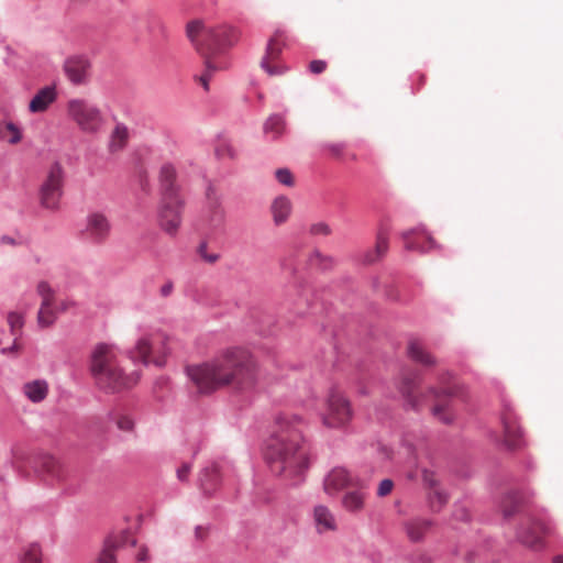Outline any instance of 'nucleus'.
Listing matches in <instances>:
<instances>
[{"label":"nucleus","mask_w":563,"mask_h":563,"mask_svg":"<svg viewBox=\"0 0 563 563\" xmlns=\"http://www.w3.org/2000/svg\"><path fill=\"white\" fill-rule=\"evenodd\" d=\"M108 418L121 431L131 432L134 428V420L121 410L110 411Z\"/></svg>","instance_id":"2f4dec72"},{"label":"nucleus","mask_w":563,"mask_h":563,"mask_svg":"<svg viewBox=\"0 0 563 563\" xmlns=\"http://www.w3.org/2000/svg\"><path fill=\"white\" fill-rule=\"evenodd\" d=\"M460 518H461V519H466V518H467V512H466V510H463V511H462V515H461V517H460Z\"/></svg>","instance_id":"4d7b16f0"},{"label":"nucleus","mask_w":563,"mask_h":563,"mask_svg":"<svg viewBox=\"0 0 563 563\" xmlns=\"http://www.w3.org/2000/svg\"><path fill=\"white\" fill-rule=\"evenodd\" d=\"M57 319V311L53 306L44 307L41 305L37 311V324L40 328H48L55 323Z\"/></svg>","instance_id":"f704fd0d"},{"label":"nucleus","mask_w":563,"mask_h":563,"mask_svg":"<svg viewBox=\"0 0 563 563\" xmlns=\"http://www.w3.org/2000/svg\"><path fill=\"white\" fill-rule=\"evenodd\" d=\"M377 494L380 497L387 496V477L380 481Z\"/></svg>","instance_id":"3c124183"},{"label":"nucleus","mask_w":563,"mask_h":563,"mask_svg":"<svg viewBox=\"0 0 563 563\" xmlns=\"http://www.w3.org/2000/svg\"><path fill=\"white\" fill-rule=\"evenodd\" d=\"M551 533V528L544 521L529 516L521 523L517 538L523 545L539 550L544 547V540Z\"/></svg>","instance_id":"9b49d317"},{"label":"nucleus","mask_w":563,"mask_h":563,"mask_svg":"<svg viewBox=\"0 0 563 563\" xmlns=\"http://www.w3.org/2000/svg\"><path fill=\"white\" fill-rule=\"evenodd\" d=\"M173 289H174V284L172 280H167L162 287H161V295L163 297H168L172 292H173Z\"/></svg>","instance_id":"8fccbe9b"},{"label":"nucleus","mask_w":563,"mask_h":563,"mask_svg":"<svg viewBox=\"0 0 563 563\" xmlns=\"http://www.w3.org/2000/svg\"><path fill=\"white\" fill-rule=\"evenodd\" d=\"M23 391L32 402H40L47 396L48 385L44 379H35L33 382L25 383Z\"/></svg>","instance_id":"cd10ccee"},{"label":"nucleus","mask_w":563,"mask_h":563,"mask_svg":"<svg viewBox=\"0 0 563 563\" xmlns=\"http://www.w3.org/2000/svg\"><path fill=\"white\" fill-rule=\"evenodd\" d=\"M343 507L349 511H358L364 505V495L360 490H352L344 495L342 499Z\"/></svg>","instance_id":"473e14b6"},{"label":"nucleus","mask_w":563,"mask_h":563,"mask_svg":"<svg viewBox=\"0 0 563 563\" xmlns=\"http://www.w3.org/2000/svg\"><path fill=\"white\" fill-rule=\"evenodd\" d=\"M408 356L416 363H419L426 367H432L438 364V361L433 354L424 349L418 340H410L407 346Z\"/></svg>","instance_id":"4be33fe9"},{"label":"nucleus","mask_w":563,"mask_h":563,"mask_svg":"<svg viewBox=\"0 0 563 563\" xmlns=\"http://www.w3.org/2000/svg\"><path fill=\"white\" fill-rule=\"evenodd\" d=\"M210 221L212 223L219 224L224 221L225 211L222 208L221 201L218 198L210 201Z\"/></svg>","instance_id":"a19ab883"},{"label":"nucleus","mask_w":563,"mask_h":563,"mask_svg":"<svg viewBox=\"0 0 563 563\" xmlns=\"http://www.w3.org/2000/svg\"><path fill=\"white\" fill-rule=\"evenodd\" d=\"M388 487H389V492H390L391 487H393V483L390 481H389Z\"/></svg>","instance_id":"13d9d810"},{"label":"nucleus","mask_w":563,"mask_h":563,"mask_svg":"<svg viewBox=\"0 0 563 563\" xmlns=\"http://www.w3.org/2000/svg\"><path fill=\"white\" fill-rule=\"evenodd\" d=\"M346 144L344 142L338 143H327L323 145V148L329 150L333 155L340 156L345 148Z\"/></svg>","instance_id":"49530a36"},{"label":"nucleus","mask_w":563,"mask_h":563,"mask_svg":"<svg viewBox=\"0 0 563 563\" xmlns=\"http://www.w3.org/2000/svg\"><path fill=\"white\" fill-rule=\"evenodd\" d=\"M110 231L111 224L108 218L101 212H91L86 218L81 235L86 241L99 244L108 239Z\"/></svg>","instance_id":"f8f14e48"},{"label":"nucleus","mask_w":563,"mask_h":563,"mask_svg":"<svg viewBox=\"0 0 563 563\" xmlns=\"http://www.w3.org/2000/svg\"><path fill=\"white\" fill-rule=\"evenodd\" d=\"M129 139V129L124 123H117L114 126L111 135H110V142H109V150L110 152H117L122 150L128 142Z\"/></svg>","instance_id":"c85d7f7f"},{"label":"nucleus","mask_w":563,"mask_h":563,"mask_svg":"<svg viewBox=\"0 0 563 563\" xmlns=\"http://www.w3.org/2000/svg\"><path fill=\"white\" fill-rule=\"evenodd\" d=\"M501 423L504 428V443L509 450L519 449L523 443L522 431L518 424L515 413L506 409L501 413Z\"/></svg>","instance_id":"2eb2a0df"},{"label":"nucleus","mask_w":563,"mask_h":563,"mask_svg":"<svg viewBox=\"0 0 563 563\" xmlns=\"http://www.w3.org/2000/svg\"><path fill=\"white\" fill-rule=\"evenodd\" d=\"M14 349H15V344H13V345H12V346H10V347H4V349H2V353H3V354H5L7 352H9V351H13Z\"/></svg>","instance_id":"5fc2aeb1"},{"label":"nucleus","mask_w":563,"mask_h":563,"mask_svg":"<svg viewBox=\"0 0 563 563\" xmlns=\"http://www.w3.org/2000/svg\"><path fill=\"white\" fill-rule=\"evenodd\" d=\"M187 36L205 57L206 69L199 76V81L208 91L211 75L217 70L210 57L231 47L238 41V32L228 24H206L196 20L187 24Z\"/></svg>","instance_id":"7ed1b4c3"},{"label":"nucleus","mask_w":563,"mask_h":563,"mask_svg":"<svg viewBox=\"0 0 563 563\" xmlns=\"http://www.w3.org/2000/svg\"><path fill=\"white\" fill-rule=\"evenodd\" d=\"M271 210L275 224L279 225L288 219L291 212V202L286 196H278L273 201Z\"/></svg>","instance_id":"bb28decb"},{"label":"nucleus","mask_w":563,"mask_h":563,"mask_svg":"<svg viewBox=\"0 0 563 563\" xmlns=\"http://www.w3.org/2000/svg\"><path fill=\"white\" fill-rule=\"evenodd\" d=\"M283 32L277 30L273 37L267 41L265 55L263 57H267V59H276L282 55L284 43L282 42Z\"/></svg>","instance_id":"7c9ffc66"},{"label":"nucleus","mask_w":563,"mask_h":563,"mask_svg":"<svg viewBox=\"0 0 563 563\" xmlns=\"http://www.w3.org/2000/svg\"><path fill=\"white\" fill-rule=\"evenodd\" d=\"M553 563H563V556L555 558Z\"/></svg>","instance_id":"6e6d98bb"},{"label":"nucleus","mask_w":563,"mask_h":563,"mask_svg":"<svg viewBox=\"0 0 563 563\" xmlns=\"http://www.w3.org/2000/svg\"><path fill=\"white\" fill-rule=\"evenodd\" d=\"M23 139L22 126L12 120H0V141L9 145H16Z\"/></svg>","instance_id":"b1692460"},{"label":"nucleus","mask_w":563,"mask_h":563,"mask_svg":"<svg viewBox=\"0 0 563 563\" xmlns=\"http://www.w3.org/2000/svg\"><path fill=\"white\" fill-rule=\"evenodd\" d=\"M166 346L162 336L150 335L141 338L130 351V358L134 363H142L145 366L154 364L157 367L165 365Z\"/></svg>","instance_id":"0eeeda50"},{"label":"nucleus","mask_w":563,"mask_h":563,"mask_svg":"<svg viewBox=\"0 0 563 563\" xmlns=\"http://www.w3.org/2000/svg\"><path fill=\"white\" fill-rule=\"evenodd\" d=\"M296 421H300L301 419L298 416L294 417Z\"/></svg>","instance_id":"052dcab7"},{"label":"nucleus","mask_w":563,"mask_h":563,"mask_svg":"<svg viewBox=\"0 0 563 563\" xmlns=\"http://www.w3.org/2000/svg\"><path fill=\"white\" fill-rule=\"evenodd\" d=\"M199 530H200V527H199V526H198V527H196V534H198V533H199Z\"/></svg>","instance_id":"bf43d9fd"},{"label":"nucleus","mask_w":563,"mask_h":563,"mask_svg":"<svg viewBox=\"0 0 563 563\" xmlns=\"http://www.w3.org/2000/svg\"><path fill=\"white\" fill-rule=\"evenodd\" d=\"M208 244L207 242H201L199 243L198 245V254L200 255V257L206 261L207 263H216L219 258H220V255L218 253H208Z\"/></svg>","instance_id":"c03bdc74"},{"label":"nucleus","mask_w":563,"mask_h":563,"mask_svg":"<svg viewBox=\"0 0 563 563\" xmlns=\"http://www.w3.org/2000/svg\"><path fill=\"white\" fill-rule=\"evenodd\" d=\"M328 411L322 415V422L328 428H339L347 423L352 417V410L347 399L333 386L329 390Z\"/></svg>","instance_id":"9d476101"},{"label":"nucleus","mask_w":563,"mask_h":563,"mask_svg":"<svg viewBox=\"0 0 563 563\" xmlns=\"http://www.w3.org/2000/svg\"><path fill=\"white\" fill-rule=\"evenodd\" d=\"M0 243L1 244H10V245H14L15 244V240L9 235H2L0 238Z\"/></svg>","instance_id":"864d4df0"},{"label":"nucleus","mask_w":563,"mask_h":563,"mask_svg":"<svg viewBox=\"0 0 563 563\" xmlns=\"http://www.w3.org/2000/svg\"><path fill=\"white\" fill-rule=\"evenodd\" d=\"M325 68H327V63H325V60H322V59H314V60L310 62V64H309V70L312 74H321L325 70Z\"/></svg>","instance_id":"de8ad7c7"},{"label":"nucleus","mask_w":563,"mask_h":563,"mask_svg":"<svg viewBox=\"0 0 563 563\" xmlns=\"http://www.w3.org/2000/svg\"><path fill=\"white\" fill-rule=\"evenodd\" d=\"M275 177L277 181L284 186L292 187L295 184L292 173L289 168L284 167L276 169Z\"/></svg>","instance_id":"37998d69"},{"label":"nucleus","mask_w":563,"mask_h":563,"mask_svg":"<svg viewBox=\"0 0 563 563\" xmlns=\"http://www.w3.org/2000/svg\"><path fill=\"white\" fill-rule=\"evenodd\" d=\"M267 57H262L261 59V67L262 69L267 73L269 76H277L283 75L286 71V68L280 66H273L269 64Z\"/></svg>","instance_id":"a18cd8bd"},{"label":"nucleus","mask_w":563,"mask_h":563,"mask_svg":"<svg viewBox=\"0 0 563 563\" xmlns=\"http://www.w3.org/2000/svg\"><path fill=\"white\" fill-rule=\"evenodd\" d=\"M354 477L344 467H334L325 476L323 481L324 490L329 495H333L340 489L352 485Z\"/></svg>","instance_id":"6ab92c4d"},{"label":"nucleus","mask_w":563,"mask_h":563,"mask_svg":"<svg viewBox=\"0 0 563 563\" xmlns=\"http://www.w3.org/2000/svg\"><path fill=\"white\" fill-rule=\"evenodd\" d=\"M159 203L157 210L161 229L170 236L176 235L186 206L183 188L173 164L166 163L159 170Z\"/></svg>","instance_id":"20e7f679"},{"label":"nucleus","mask_w":563,"mask_h":563,"mask_svg":"<svg viewBox=\"0 0 563 563\" xmlns=\"http://www.w3.org/2000/svg\"><path fill=\"white\" fill-rule=\"evenodd\" d=\"M216 155L222 159H235L238 157V151L230 142L223 141L217 146Z\"/></svg>","instance_id":"ea45409f"},{"label":"nucleus","mask_w":563,"mask_h":563,"mask_svg":"<svg viewBox=\"0 0 563 563\" xmlns=\"http://www.w3.org/2000/svg\"><path fill=\"white\" fill-rule=\"evenodd\" d=\"M522 497L518 493H509L501 501L500 508L505 519H510L519 512Z\"/></svg>","instance_id":"c756f323"},{"label":"nucleus","mask_w":563,"mask_h":563,"mask_svg":"<svg viewBox=\"0 0 563 563\" xmlns=\"http://www.w3.org/2000/svg\"><path fill=\"white\" fill-rule=\"evenodd\" d=\"M75 302L71 301V300H64L59 303V307H58V311L60 312H64L66 311L69 307L74 306Z\"/></svg>","instance_id":"603ef678"},{"label":"nucleus","mask_w":563,"mask_h":563,"mask_svg":"<svg viewBox=\"0 0 563 563\" xmlns=\"http://www.w3.org/2000/svg\"><path fill=\"white\" fill-rule=\"evenodd\" d=\"M422 481L431 511L439 512L448 504L449 496L446 492L440 485L437 475L431 471L423 470Z\"/></svg>","instance_id":"ddd939ff"},{"label":"nucleus","mask_w":563,"mask_h":563,"mask_svg":"<svg viewBox=\"0 0 563 563\" xmlns=\"http://www.w3.org/2000/svg\"><path fill=\"white\" fill-rule=\"evenodd\" d=\"M308 262L310 265H314L322 271L331 269L334 265V258L330 255L322 254L319 250H313L310 253Z\"/></svg>","instance_id":"72a5a7b5"},{"label":"nucleus","mask_w":563,"mask_h":563,"mask_svg":"<svg viewBox=\"0 0 563 563\" xmlns=\"http://www.w3.org/2000/svg\"><path fill=\"white\" fill-rule=\"evenodd\" d=\"M420 378L412 374L402 379L401 393L413 409H419L424 401V395L419 390Z\"/></svg>","instance_id":"aec40b11"},{"label":"nucleus","mask_w":563,"mask_h":563,"mask_svg":"<svg viewBox=\"0 0 563 563\" xmlns=\"http://www.w3.org/2000/svg\"><path fill=\"white\" fill-rule=\"evenodd\" d=\"M432 521L428 519H413L405 525L407 537L412 542H419L431 529Z\"/></svg>","instance_id":"a878e982"},{"label":"nucleus","mask_w":563,"mask_h":563,"mask_svg":"<svg viewBox=\"0 0 563 563\" xmlns=\"http://www.w3.org/2000/svg\"><path fill=\"white\" fill-rule=\"evenodd\" d=\"M89 69L90 62L84 55L71 56L64 63L65 74L75 85L82 84L87 79Z\"/></svg>","instance_id":"f3484780"},{"label":"nucleus","mask_w":563,"mask_h":563,"mask_svg":"<svg viewBox=\"0 0 563 563\" xmlns=\"http://www.w3.org/2000/svg\"><path fill=\"white\" fill-rule=\"evenodd\" d=\"M68 113L84 132L96 133L102 126L103 118L100 109L89 101L70 100L68 102Z\"/></svg>","instance_id":"6e6552de"},{"label":"nucleus","mask_w":563,"mask_h":563,"mask_svg":"<svg viewBox=\"0 0 563 563\" xmlns=\"http://www.w3.org/2000/svg\"><path fill=\"white\" fill-rule=\"evenodd\" d=\"M90 371L97 385L107 393H118L134 386L140 377L136 372L123 374L118 366L112 345L99 343L92 351Z\"/></svg>","instance_id":"39448f33"},{"label":"nucleus","mask_w":563,"mask_h":563,"mask_svg":"<svg viewBox=\"0 0 563 563\" xmlns=\"http://www.w3.org/2000/svg\"><path fill=\"white\" fill-rule=\"evenodd\" d=\"M37 294L42 297V303L44 307L53 306V298L55 295L54 289L51 287V285L42 280L37 284L36 287Z\"/></svg>","instance_id":"e433bc0d"},{"label":"nucleus","mask_w":563,"mask_h":563,"mask_svg":"<svg viewBox=\"0 0 563 563\" xmlns=\"http://www.w3.org/2000/svg\"><path fill=\"white\" fill-rule=\"evenodd\" d=\"M64 173L59 163L55 162L40 188L41 205L45 209L57 210L63 196Z\"/></svg>","instance_id":"1a4fd4ad"},{"label":"nucleus","mask_w":563,"mask_h":563,"mask_svg":"<svg viewBox=\"0 0 563 563\" xmlns=\"http://www.w3.org/2000/svg\"><path fill=\"white\" fill-rule=\"evenodd\" d=\"M135 559L144 562L147 559V549L136 547V538L130 530L112 532L106 540L99 556V563L125 562Z\"/></svg>","instance_id":"423d86ee"},{"label":"nucleus","mask_w":563,"mask_h":563,"mask_svg":"<svg viewBox=\"0 0 563 563\" xmlns=\"http://www.w3.org/2000/svg\"><path fill=\"white\" fill-rule=\"evenodd\" d=\"M22 563H42V552L37 543H32L24 551Z\"/></svg>","instance_id":"4c0bfd02"},{"label":"nucleus","mask_w":563,"mask_h":563,"mask_svg":"<svg viewBox=\"0 0 563 563\" xmlns=\"http://www.w3.org/2000/svg\"><path fill=\"white\" fill-rule=\"evenodd\" d=\"M430 395L435 400L434 406L432 407V415L443 423H450L453 420V415L449 410L448 407V398L455 394L453 387H431L429 389Z\"/></svg>","instance_id":"dca6fc26"},{"label":"nucleus","mask_w":563,"mask_h":563,"mask_svg":"<svg viewBox=\"0 0 563 563\" xmlns=\"http://www.w3.org/2000/svg\"><path fill=\"white\" fill-rule=\"evenodd\" d=\"M405 249L418 253H428L437 247V242L423 229L417 228L402 233Z\"/></svg>","instance_id":"4468645a"},{"label":"nucleus","mask_w":563,"mask_h":563,"mask_svg":"<svg viewBox=\"0 0 563 563\" xmlns=\"http://www.w3.org/2000/svg\"><path fill=\"white\" fill-rule=\"evenodd\" d=\"M286 130V120L283 114H271L263 124L264 134L272 141L278 140Z\"/></svg>","instance_id":"393cba45"},{"label":"nucleus","mask_w":563,"mask_h":563,"mask_svg":"<svg viewBox=\"0 0 563 563\" xmlns=\"http://www.w3.org/2000/svg\"><path fill=\"white\" fill-rule=\"evenodd\" d=\"M386 250H387V242H386L385 238L383 236V234L379 233L378 238H377L376 250L373 252H368L364 256V263L365 264L374 263L379 257V255H382Z\"/></svg>","instance_id":"58836bf2"},{"label":"nucleus","mask_w":563,"mask_h":563,"mask_svg":"<svg viewBox=\"0 0 563 563\" xmlns=\"http://www.w3.org/2000/svg\"><path fill=\"white\" fill-rule=\"evenodd\" d=\"M40 462L41 470L36 467L37 471L47 473L57 479L60 478V465L55 457H53L52 455H43L40 459Z\"/></svg>","instance_id":"c9c22d12"},{"label":"nucleus","mask_w":563,"mask_h":563,"mask_svg":"<svg viewBox=\"0 0 563 563\" xmlns=\"http://www.w3.org/2000/svg\"><path fill=\"white\" fill-rule=\"evenodd\" d=\"M276 422L280 431L267 439L264 457L273 474L295 486L305 479L309 467L308 450L300 429L288 427L286 417H277Z\"/></svg>","instance_id":"f03ea898"},{"label":"nucleus","mask_w":563,"mask_h":563,"mask_svg":"<svg viewBox=\"0 0 563 563\" xmlns=\"http://www.w3.org/2000/svg\"><path fill=\"white\" fill-rule=\"evenodd\" d=\"M308 232L311 236H329L332 234V228L325 221H318L310 224Z\"/></svg>","instance_id":"79ce46f5"},{"label":"nucleus","mask_w":563,"mask_h":563,"mask_svg":"<svg viewBox=\"0 0 563 563\" xmlns=\"http://www.w3.org/2000/svg\"><path fill=\"white\" fill-rule=\"evenodd\" d=\"M57 99V90L54 85L40 88L30 100L27 110L30 113L45 112Z\"/></svg>","instance_id":"a211bd4d"},{"label":"nucleus","mask_w":563,"mask_h":563,"mask_svg":"<svg viewBox=\"0 0 563 563\" xmlns=\"http://www.w3.org/2000/svg\"><path fill=\"white\" fill-rule=\"evenodd\" d=\"M313 522L318 533L334 531L336 521L333 514L324 505H317L313 508Z\"/></svg>","instance_id":"412c9836"},{"label":"nucleus","mask_w":563,"mask_h":563,"mask_svg":"<svg viewBox=\"0 0 563 563\" xmlns=\"http://www.w3.org/2000/svg\"><path fill=\"white\" fill-rule=\"evenodd\" d=\"M191 466L192 465L190 462L183 463L181 466L179 468H177V472H176L177 478L181 482L187 481L188 475L191 471Z\"/></svg>","instance_id":"09e8293b"},{"label":"nucleus","mask_w":563,"mask_h":563,"mask_svg":"<svg viewBox=\"0 0 563 563\" xmlns=\"http://www.w3.org/2000/svg\"><path fill=\"white\" fill-rule=\"evenodd\" d=\"M220 482L219 465L211 463L205 466L199 474V485L203 494L211 495Z\"/></svg>","instance_id":"5701e85b"},{"label":"nucleus","mask_w":563,"mask_h":563,"mask_svg":"<svg viewBox=\"0 0 563 563\" xmlns=\"http://www.w3.org/2000/svg\"><path fill=\"white\" fill-rule=\"evenodd\" d=\"M186 373L200 393H211L233 385L239 390H251L258 378L256 363L243 347H229L210 362L187 366Z\"/></svg>","instance_id":"f257e3e1"}]
</instances>
